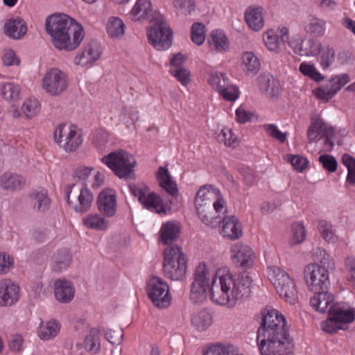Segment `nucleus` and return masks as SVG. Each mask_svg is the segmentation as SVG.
Returning a JSON list of instances; mask_svg holds the SVG:
<instances>
[{"label": "nucleus", "mask_w": 355, "mask_h": 355, "mask_svg": "<svg viewBox=\"0 0 355 355\" xmlns=\"http://www.w3.org/2000/svg\"><path fill=\"white\" fill-rule=\"evenodd\" d=\"M252 282V277L245 270L240 272L236 279L227 275L220 277L218 282L215 272H211L205 263H201L195 271L189 299L197 304L203 302L209 295L216 303L232 307L237 300L250 297Z\"/></svg>", "instance_id": "1"}, {"label": "nucleus", "mask_w": 355, "mask_h": 355, "mask_svg": "<svg viewBox=\"0 0 355 355\" xmlns=\"http://www.w3.org/2000/svg\"><path fill=\"white\" fill-rule=\"evenodd\" d=\"M257 342L261 355H291L293 339L286 328V319L275 309H264L257 329Z\"/></svg>", "instance_id": "2"}, {"label": "nucleus", "mask_w": 355, "mask_h": 355, "mask_svg": "<svg viewBox=\"0 0 355 355\" xmlns=\"http://www.w3.org/2000/svg\"><path fill=\"white\" fill-rule=\"evenodd\" d=\"M45 29L53 46L67 52L76 49L85 37L83 26L63 13H54L45 21Z\"/></svg>", "instance_id": "3"}, {"label": "nucleus", "mask_w": 355, "mask_h": 355, "mask_svg": "<svg viewBox=\"0 0 355 355\" xmlns=\"http://www.w3.org/2000/svg\"><path fill=\"white\" fill-rule=\"evenodd\" d=\"M130 17L134 21L148 19L154 24L147 31L149 42L158 51H164L172 45L173 32L159 13L154 12L149 0H137Z\"/></svg>", "instance_id": "4"}, {"label": "nucleus", "mask_w": 355, "mask_h": 355, "mask_svg": "<svg viewBox=\"0 0 355 355\" xmlns=\"http://www.w3.org/2000/svg\"><path fill=\"white\" fill-rule=\"evenodd\" d=\"M331 261L324 259L323 265L312 264V307L320 313H324L327 306L334 301V295L329 292L330 281L328 268Z\"/></svg>", "instance_id": "5"}, {"label": "nucleus", "mask_w": 355, "mask_h": 355, "mask_svg": "<svg viewBox=\"0 0 355 355\" xmlns=\"http://www.w3.org/2000/svg\"><path fill=\"white\" fill-rule=\"evenodd\" d=\"M216 193L211 191L207 186L198 190L195 199L196 209L199 218L207 226L216 227L221 223L219 213L224 207V200L219 198L214 200Z\"/></svg>", "instance_id": "6"}, {"label": "nucleus", "mask_w": 355, "mask_h": 355, "mask_svg": "<svg viewBox=\"0 0 355 355\" xmlns=\"http://www.w3.org/2000/svg\"><path fill=\"white\" fill-rule=\"evenodd\" d=\"M328 313L327 320L321 322L322 329L328 334H335L338 330H345L348 324L355 320V309L345 302H334L327 306L324 313Z\"/></svg>", "instance_id": "7"}, {"label": "nucleus", "mask_w": 355, "mask_h": 355, "mask_svg": "<svg viewBox=\"0 0 355 355\" xmlns=\"http://www.w3.org/2000/svg\"><path fill=\"white\" fill-rule=\"evenodd\" d=\"M185 254L178 245L172 246L164 252L163 270L166 277L173 281L182 280L187 272Z\"/></svg>", "instance_id": "8"}, {"label": "nucleus", "mask_w": 355, "mask_h": 355, "mask_svg": "<svg viewBox=\"0 0 355 355\" xmlns=\"http://www.w3.org/2000/svg\"><path fill=\"white\" fill-rule=\"evenodd\" d=\"M105 164L119 178H128L133 173L136 166L135 157L124 150H118L110 153L101 158Z\"/></svg>", "instance_id": "9"}, {"label": "nucleus", "mask_w": 355, "mask_h": 355, "mask_svg": "<svg viewBox=\"0 0 355 355\" xmlns=\"http://www.w3.org/2000/svg\"><path fill=\"white\" fill-rule=\"evenodd\" d=\"M270 270V281L279 296L291 304H295L297 300V290L289 275L278 267H272Z\"/></svg>", "instance_id": "10"}, {"label": "nucleus", "mask_w": 355, "mask_h": 355, "mask_svg": "<svg viewBox=\"0 0 355 355\" xmlns=\"http://www.w3.org/2000/svg\"><path fill=\"white\" fill-rule=\"evenodd\" d=\"M132 194L138 198L139 202L148 210L157 214H166V205L164 200L155 192H149V187L144 184H137L130 186Z\"/></svg>", "instance_id": "11"}, {"label": "nucleus", "mask_w": 355, "mask_h": 355, "mask_svg": "<svg viewBox=\"0 0 355 355\" xmlns=\"http://www.w3.org/2000/svg\"><path fill=\"white\" fill-rule=\"evenodd\" d=\"M67 203L77 213L87 211L94 200V196L87 187L78 188L76 183L68 184L66 187Z\"/></svg>", "instance_id": "12"}, {"label": "nucleus", "mask_w": 355, "mask_h": 355, "mask_svg": "<svg viewBox=\"0 0 355 355\" xmlns=\"http://www.w3.org/2000/svg\"><path fill=\"white\" fill-rule=\"evenodd\" d=\"M55 141L67 152H74L83 143L82 136L76 126L61 123L54 131Z\"/></svg>", "instance_id": "13"}, {"label": "nucleus", "mask_w": 355, "mask_h": 355, "mask_svg": "<svg viewBox=\"0 0 355 355\" xmlns=\"http://www.w3.org/2000/svg\"><path fill=\"white\" fill-rule=\"evenodd\" d=\"M148 295L153 304L159 309H165L170 306L171 296L169 293V286L160 277L153 276L148 283Z\"/></svg>", "instance_id": "14"}, {"label": "nucleus", "mask_w": 355, "mask_h": 355, "mask_svg": "<svg viewBox=\"0 0 355 355\" xmlns=\"http://www.w3.org/2000/svg\"><path fill=\"white\" fill-rule=\"evenodd\" d=\"M69 86L65 73L57 68H53L46 73L42 80V88L52 96L60 95Z\"/></svg>", "instance_id": "15"}, {"label": "nucleus", "mask_w": 355, "mask_h": 355, "mask_svg": "<svg viewBox=\"0 0 355 355\" xmlns=\"http://www.w3.org/2000/svg\"><path fill=\"white\" fill-rule=\"evenodd\" d=\"M334 133V130L331 126L324 123L318 115L312 114V141L323 139V151H331L334 146L332 141Z\"/></svg>", "instance_id": "16"}, {"label": "nucleus", "mask_w": 355, "mask_h": 355, "mask_svg": "<svg viewBox=\"0 0 355 355\" xmlns=\"http://www.w3.org/2000/svg\"><path fill=\"white\" fill-rule=\"evenodd\" d=\"M349 80L348 74L342 73L333 77L329 84L318 87L315 91H312V93L314 92L317 98L327 102Z\"/></svg>", "instance_id": "17"}, {"label": "nucleus", "mask_w": 355, "mask_h": 355, "mask_svg": "<svg viewBox=\"0 0 355 355\" xmlns=\"http://www.w3.org/2000/svg\"><path fill=\"white\" fill-rule=\"evenodd\" d=\"M19 287L10 279L0 282V306H11L19 300Z\"/></svg>", "instance_id": "18"}, {"label": "nucleus", "mask_w": 355, "mask_h": 355, "mask_svg": "<svg viewBox=\"0 0 355 355\" xmlns=\"http://www.w3.org/2000/svg\"><path fill=\"white\" fill-rule=\"evenodd\" d=\"M234 252L235 254L232 255V261L236 267L245 270L252 266L254 255L250 247L243 245L235 246Z\"/></svg>", "instance_id": "19"}, {"label": "nucleus", "mask_w": 355, "mask_h": 355, "mask_svg": "<svg viewBox=\"0 0 355 355\" xmlns=\"http://www.w3.org/2000/svg\"><path fill=\"white\" fill-rule=\"evenodd\" d=\"M99 211L104 216L112 217L116 211V198L114 194L107 191H101L97 198Z\"/></svg>", "instance_id": "20"}, {"label": "nucleus", "mask_w": 355, "mask_h": 355, "mask_svg": "<svg viewBox=\"0 0 355 355\" xmlns=\"http://www.w3.org/2000/svg\"><path fill=\"white\" fill-rule=\"evenodd\" d=\"M4 33L10 38L19 40L27 32L26 21L19 17L8 19L3 27Z\"/></svg>", "instance_id": "21"}, {"label": "nucleus", "mask_w": 355, "mask_h": 355, "mask_svg": "<svg viewBox=\"0 0 355 355\" xmlns=\"http://www.w3.org/2000/svg\"><path fill=\"white\" fill-rule=\"evenodd\" d=\"M223 223L222 231L224 236L231 240L240 238L242 235V226L235 216H224L221 219Z\"/></svg>", "instance_id": "22"}, {"label": "nucleus", "mask_w": 355, "mask_h": 355, "mask_svg": "<svg viewBox=\"0 0 355 355\" xmlns=\"http://www.w3.org/2000/svg\"><path fill=\"white\" fill-rule=\"evenodd\" d=\"M101 55L98 45L96 41H92L84 49L83 51L78 55L74 62L77 65H85L96 62Z\"/></svg>", "instance_id": "23"}, {"label": "nucleus", "mask_w": 355, "mask_h": 355, "mask_svg": "<svg viewBox=\"0 0 355 355\" xmlns=\"http://www.w3.org/2000/svg\"><path fill=\"white\" fill-rule=\"evenodd\" d=\"M55 298L62 303H68L74 296V288L71 282L65 279H58L54 284Z\"/></svg>", "instance_id": "24"}, {"label": "nucleus", "mask_w": 355, "mask_h": 355, "mask_svg": "<svg viewBox=\"0 0 355 355\" xmlns=\"http://www.w3.org/2000/svg\"><path fill=\"white\" fill-rule=\"evenodd\" d=\"M157 179L159 186L172 197H177L178 189L177 184L173 180L168 170L165 166H159L157 173Z\"/></svg>", "instance_id": "25"}, {"label": "nucleus", "mask_w": 355, "mask_h": 355, "mask_svg": "<svg viewBox=\"0 0 355 355\" xmlns=\"http://www.w3.org/2000/svg\"><path fill=\"white\" fill-rule=\"evenodd\" d=\"M262 7H249L245 12V20L254 31H260L264 25Z\"/></svg>", "instance_id": "26"}, {"label": "nucleus", "mask_w": 355, "mask_h": 355, "mask_svg": "<svg viewBox=\"0 0 355 355\" xmlns=\"http://www.w3.org/2000/svg\"><path fill=\"white\" fill-rule=\"evenodd\" d=\"M180 229L174 221L164 223L160 229V241L164 245H168L175 241L179 236Z\"/></svg>", "instance_id": "27"}, {"label": "nucleus", "mask_w": 355, "mask_h": 355, "mask_svg": "<svg viewBox=\"0 0 355 355\" xmlns=\"http://www.w3.org/2000/svg\"><path fill=\"white\" fill-rule=\"evenodd\" d=\"M260 90L268 96L273 98L277 97L280 92L279 85L272 76H260L258 78Z\"/></svg>", "instance_id": "28"}, {"label": "nucleus", "mask_w": 355, "mask_h": 355, "mask_svg": "<svg viewBox=\"0 0 355 355\" xmlns=\"http://www.w3.org/2000/svg\"><path fill=\"white\" fill-rule=\"evenodd\" d=\"M53 259L52 269L57 272L65 270L69 266L72 260L70 251L67 248L58 250Z\"/></svg>", "instance_id": "29"}, {"label": "nucleus", "mask_w": 355, "mask_h": 355, "mask_svg": "<svg viewBox=\"0 0 355 355\" xmlns=\"http://www.w3.org/2000/svg\"><path fill=\"white\" fill-rule=\"evenodd\" d=\"M208 42L210 46H214L218 52H226L229 50V40L221 30L213 31L209 35Z\"/></svg>", "instance_id": "30"}, {"label": "nucleus", "mask_w": 355, "mask_h": 355, "mask_svg": "<svg viewBox=\"0 0 355 355\" xmlns=\"http://www.w3.org/2000/svg\"><path fill=\"white\" fill-rule=\"evenodd\" d=\"M31 199L33 207L40 212H45L50 207L51 200L48 197L47 191L44 189L40 191H35L31 196Z\"/></svg>", "instance_id": "31"}, {"label": "nucleus", "mask_w": 355, "mask_h": 355, "mask_svg": "<svg viewBox=\"0 0 355 355\" xmlns=\"http://www.w3.org/2000/svg\"><path fill=\"white\" fill-rule=\"evenodd\" d=\"M0 184L4 189L17 190L24 187L25 180L19 175L6 173L1 177Z\"/></svg>", "instance_id": "32"}, {"label": "nucleus", "mask_w": 355, "mask_h": 355, "mask_svg": "<svg viewBox=\"0 0 355 355\" xmlns=\"http://www.w3.org/2000/svg\"><path fill=\"white\" fill-rule=\"evenodd\" d=\"M191 323L198 331H204L211 326L212 318L207 311L202 310L193 314Z\"/></svg>", "instance_id": "33"}, {"label": "nucleus", "mask_w": 355, "mask_h": 355, "mask_svg": "<svg viewBox=\"0 0 355 355\" xmlns=\"http://www.w3.org/2000/svg\"><path fill=\"white\" fill-rule=\"evenodd\" d=\"M317 228L322 238L328 243L334 244L338 241V236L331 223L324 220H319Z\"/></svg>", "instance_id": "34"}, {"label": "nucleus", "mask_w": 355, "mask_h": 355, "mask_svg": "<svg viewBox=\"0 0 355 355\" xmlns=\"http://www.w3.org/2000/svg\"><path fill=\"white\" fill-rule=\"evenodd\" d=\"M125 24L123 21L116 17H111L107 24V33L112 37H121L125 33Z\"/></svg>", "instance_id": "35"}, {"label": "nucleus", "mask_w": 355, "mask_h": 355, "mask_svg": "<svg viewBox=\"0 0 355 355\" xmlns=\"http://www.w3.org/2000/svg\"><path fill=\"white\" fill-rule=\"evenodd\" d=\"M242 58L247 71L253 75L257 74L260 69V62L257 57L252 52L248 51L243 53Z\"/></svg>", "instance_id": "36"}, {"label": "nucleus", "mask_w": 355, "mask_h": 355, "mask_svg": "<svg viewBox=\"0 0 355 355\" xmlns=\"http://www.w3.org/2000/svg\"><path fill=\"white\" fill-rule=\"evenodd\" d=\"M209 85L218 92L230 84V80L225 73L212 72L208 79Z\"/></svg>", "instance_id": "37"}, {"label": "nucleus", "mask_w": 355, "mask_h": 355, "mask_svg": "<svg viewBox=\"0 0 355 355\" xmlns=\"http://www.w3.org/2000/svg\"><path fill=\"white\" fill-rule=\"evenodd\" d=\"M285 160L290 163L297 172H302L309 166L308 159L300 155L288 154L284 157Z\"/></svg>", "instance_id": "38"}, {"label": "nucleus", "mask_w": 355, "mask_h": 355, "mask_svg": "<svg viewBox=\"0 0 355 355\" xmlns=\"http://www.w3.org/2000/svg\"><path fill=\"white\" fill-rule=\"evenodd\" d=\"M84 224L89 228L96 230L107 229L108 221L98 214L89 215L84 220Z\"/></svg>", "instance_id": "39"}, {"label": "nucleus", "mask_w": 355, "mask_h": 355, "mask_svg": "<svg viewBox=\"0 0 355 355\" xmlns=\"http://www.w3.org/2000/svg\"><path fill=\"white\" fill-rule=\"evenodd\" d=\"M99 333V329L92 328L89 334L86 336L85 346L89 352L96 353L100 349Z\"/></svg>", "instance_id": "40"}, {"label": "nucleus", "mask_w": 355, "mask_h": 355, "mask_svg": "<svg viewBox=\"0 0 355 355\" xmlns=\"http://www.w3.org/2000/svg\"><path fill=\"white\" fill-rule=\"evenodd\" d=\"M58 331V324L55 320L49 321L44 326L40 327L39 336L43 340H48L55 336Z\"/></svg>", "instance_id": "41"}, {"label": "nucleus", "mask_w": 355, "mask_h": 355, "mask_svg": "<svg viewBox=\"0 0 355 355\" xmlns=\"http://www.w3.org/2000/svg\"><path fill=\"white\" fill-rule=\"evenodd\" d=\"M203 355H242L236 351L232 345L223 347L214 345L209 347Z\"/></svg>", "instance_id": "42"}, {"label": "nucleus", "mask_w": 355, "mask_h": 355, "mask_svg": "<svg viewBox=\"0 0 355 355\" xmlns=\"http://www.w3.org/2000/svg\"><path fill=\"white\" fill-rule=\"evenodd\" d=\"M205 27L200 22H195L191 26V37L193 43L202 44L205 40Z\"/></svg>", "instance_id": "43"}, {"label": "nucleus", "mask_w": 355, "mask_h": 355, "mask_svg": "<svg viewBox=\"0 0 355 355\" xmlns=\"http://www.w3.org/2000/svg\"><path fill=\"white\" fill-rule=\"evenodd\" d=\"M343 164L347 168V182L355 184V158L349 154H344L342 157Z\"/></svg>", "instance_id": "44"}, {"label": "nucleus", "mask_w": 355, "mask_h": 355, "mask_svg": "<svg viewBox=\"0 0 355 355\" xmlns=\"http://www.w3.org/2000/svg\"><path fill=\"white\" fill-rule=\"evenodd\" d=\"M21 110L27 118H32L40 110V104L37 99L26 100L22 105Z\"/></svg>", "instance_id": "45"}, {"label": "nucleus", "mask_w": 355, "mask_h": 355, "mask_svg": "<svg viewBox=\"0 0 355 355\" xmlns=\"http://www.w3.org/2000/svg\"><path fill=\"white\" fill-rule=\"evenodd\" d=\"M1 95L6 100L16 101L19 96V89L18 85L12 83H7L3 85Z\"/></svg>", "instance_id": "46"}, {"label": "nucleus", "mask_w": 355, "mask_h": 355, "mask_svg": "<svg viewBox=\"0 0 355 355\" xmlns=\"http://www.w3.org/2000/svg\"><path fill=\"white\" fill-rule=\"evenodd\" d=\"M94 170L93 168L87 166L78 167L73 173V179L76 182H81V186L87 187V180L91 175L92 171Z\"/></svg>", "instance_id": "47"}, {"label": "nucleus", "mask_w": 355, "mask_h": 355, "mask_svg": "<svg viewBox=\"0 0 355 355\" xmlns=\"http://www.w3.org/2000/svg\"><path fill=\"white\" fill-rule=\"evenodd\" d=\"M263 41L268 50L276 52L278 50L279 43L282 42L272 30H269L264 33Z\"/></svg>", "instance_id": "48"}, {"label": "nucleus", "mask_w": 355, "mask_h": 355, "mask_svg": "<svg viewBox=\"0 0 355 355\" xmlns=\"http://www.w3.org/2000/svg\"><path fill=\"white\" fill-rule=\"evenodd\" d=\"M293 239L291 241V245L300 244L305 239V229L300 223H295L292 225Z\"/></svg>", "instance_id": "49"}, {"label": "nucleus", "mask_w": 355, "mask_h": 355, "mask_svg": "<svg viewBox=\"0 0 355 355\" xmlns=\"http://www.w3.org/2000/svg\"><path fill=\"white\" fill-rule=\"evenodd\" d=\"M318 160L323 168L329 172H335L338 167L336 159L330 155L324 154L319 157Z\"/></svg>", "instance_id": "50"}, {"label": "nucleus", "mask_w": 355, "mask_h": 355, "mask_svg": "<svg viewBox=\"0 0 355 355\" xmlns=\"http://www.w3.org/2000/svg\"><path fill=\"white\" fill-rule=\"evenodd\" d=\"M217 140L220 143H223L228 146H233L236 142V137H234V134L230 129L224 128L217 135Z\"/></svg>", "instance_id": "51"}, {"label": "nucleus", "mask_w": 355, "mask_h": 355, "mask_svg": "<svg viewBox=\"0 0 355 355\" xmlns=\"http://www.w3.org/2000/svg\"><path fill=\"white\" fill-rule=\"evenodd\" d=\"M224 99L229 101H234L239 98V92L238 87L232 83L228 84L225 88L218 92Z\"/></svg>", "instance_id": "52"}, {"label": "nucleus", "mask_w": 355, "mask_h": 355, "mask_svg": "<svg viewBox=\"0 0 355 355\" xmlns=\"http://www.w3.org/2000/svg\"><path fill=\"white\" fill-rule=\"evenodd\" d=\"M170 73L183 85H187L191 81L190 72L185 68L171 69Z\"/></svg>", "instance_id": "53"}, {"label": "nucleus", "mask_w": 355, "mask_h": 355, "mask_svg": "<svg viewBox=\"0 0 355 355\" xmlns=\"http://www.w3.org/2000/svg\"><path fill=\"white\" fill-rule=\"evenodd\" d=\"M13 258L5 252L0 253V275L7 274L13 267Z\"/></svg>", "instance_id": "54"}, {"label": "nucleus", "mask_w": 355, "mask_h": 355, "mask_svg": "<svg viewBox=\"0 0 355 355\" xmlns=\"http://www.w3.org/2000/svg\"><path fill=\"white\" fill-rule=\"evenodd\" d=\"M326 31V21L318 17H312V36L322 37Z\"/></svg>", "instance_id": "55"}, {"label": "nucleus", "mask_w": 355, "mask_h": 355, "mask_svg": "<svg viewBox=\"0 0 355 355\" xmlns=\"http://www.w3.org/2000/svg\"><path fill=\"white\" fill-rule=\"evenodd\" d=\"M335 58L334 48L328 46L327 50L321 55L320 65L323 69H327L333 63Z\"/></svg>", "instance_id": "56"}, {"label": "nucleus", "mask_w": 355, "mask_h": 355, "mask_svg": "<svg viewBox=\"0 0 355 355\" xmlns=\"http://www.w3.org/2000/svg\"><path fill=\"white\" fill-rule=\"evenodd\" d=\"M264 129L267 132V133L276 139L281 143H284L286 139L287 133L281 132L276 125L275 124H268L264 125Z\"/></svg>", "instance_id": "57"}, {"label": "nucleus", "mask_w": 355, "mask_h": 355, "mask_svg": "<svg viewBox=\"0 0 355 355\" xmlns=\"http://www.w3.org/2000/svg\"><path fill=\"white\" fill-rule=\"evenodd\" d=\"M173 5L176 8L181 9L188 14L195 10V2L193 0H174Z\"/></svg>", "instance_id": "58"}, {"label": "nucleus", "mask_w": 355, "mask_h": 355, "mask_svg": "<svg viewBox=\"0 0 355 355\" xmlns=\"http://www.w3.org/2000/svg\"><path fill=\"white\" fill-rule=\"evenodd\" d=\"M105 337L112 345L119 343L121 338H123L122 331L121 329H109L108 331H105Z\"/></svg>", "instance_id": "59"}, {"label": "nucleus", "mask_w": 355, "mask_h": 355, "mask_svg": "<svg viewBox=\"0 0 355 355\" xmlns=\"http://www.w3.org/2000/svg\"><path fill=\"white\" fill-rule=\"evenodd\" d=\"M236 120L240 123H245L250 121L254 114L239 107L236 110Z\"/></svg>", "instance_id": "60"}, {"label": "nucleus", "mask_w": 355, "mask_h": 355, "mask_svg": "<svg viewBox=\"0 0 355 355\" xmlns=\"http://www.w3.org/2000/svg\"><path fill=\"white\" fill-rule=\"evenodd\" d=\"M3 62L6 66H10L13 64L19 65L20 60L12 50H8L3 57Z\"/></svg>", "instance_id": "61"}, {"label": "nucleus", "mask_w": 355, "mask_h": 355, "mask_svg": "<svg viewBox=\"0 0 355 355\" xmlns=\"http://www.w3.org/2000/svg\"><path fill=\"white\" fill-rule=\"evenodd\" d=\"M326 258H328L330 261L329 255L326 253V251L318 248L316 250V252L312 255V259H313L312 264H315V262H318V264L323 265V261H324V259Z\"/></svg>", "instance_id": "62"}, {"label": "nucleus", "mask_w": 355, "mask_h": 355, "mask_svg": "<svg viewBox=\"0 0 355 355\" xmlns=\"http://www.w3.org/2000/svg\"><path fill=\"white\" fill-rule=\"evenodd\" d=\"M241 173L245 184L249 186L252 185L255 179L254 171L248 167H245L241 169Z\"/></svg>", "instance_id": "63"}, {"label": "nucleus", "mask_w": 355, "mask_h": 355, "mask_svg": "<svg viewBox=\"0 0 355 355\" xmlns=\"http://www.w3.org/2000/svg\"><path fill=\"white\" fill-rule=\"evenodd\" d=\"M187 60V58L181 53L174 54L171 60V64L175 69L182 68V64Z\"/></svg>", "instance_id": "64"}]
</instances>
